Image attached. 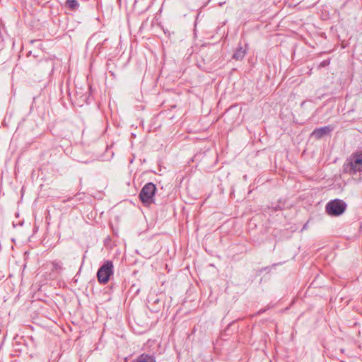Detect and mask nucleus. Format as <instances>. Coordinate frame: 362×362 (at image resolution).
Wrapping results in <instances>:
<instances>
[{"label":"nucleus","instance_id":"1","mask_svg":"<svg viewBox=\"0 0 362 362\" xmlns=\"http://www.w3.org/2000/svg\"><path fill=\"white\" fill-rule=\"evenodd\" d=\"M344 171L349 175L362 172V151L353 153L344 164Z\"/></svg>","mask_w":362,"mask_h":362},{"label":"nucleus","instance_id":"2","mask_svg":"<svg viewBox=\"0 0 362 362\" xmlns=\"http://www.w3.org/2000/svg\"><path fill=\"white\" fill-rule=\"evenodd\" d=\"M114 274V266L112 261L106 260L97 272L98 281L101 284H106Z\"/></svg>","mask_w":362,"mask_h":362},{"label":"nucleus","instance_id":"3","mask_svg":"<svg viewBox=\"0 0 362 362\" xmlns=\"http://www.w3.org/2000/svg\"><path fill=\"white\" fill-rule=\"evenodd\" d=\"M156 190V185L153 182L146 183L141 189L139 197L141 202L146 206L154 203V195Z\"/></svg>","mask_w":362,"mask_h":362},{"label":"nucleus","instance_id":"4","mask_svg":"<svg viewBox=\"0 0 362 362\" xmlns=\"http://www.w3.org/2000/svg\"><path fill=\"white\" fill-rule=\"evenodd\" d=\"M346 208V204L341 199H334L326 205V211L330 216H338L342 214Z\"/></svg>","mask_w":362,"mask_h":362},{"label":"nucleus","instance_id":"5","mask_svg":"<svg viewBox=\"0 0 362 362\" xmlns=\"http://www.w3.org/2000/svg\"><path fill=\"white\" fill-rule=\"evenodd\" d=\"M333 130L334 127L332 125L316 128L312 132L311 136H313L315 139H320L322 137L330 134Z\"/></svg>","mask_w":362,"mask_h":362},{"label":"nucleus","instance_id":"6","mask_svg":"<svg viewBox=\"0 0 362 362\" xmlns=\"http://www.w3.org/2000/svg\"><path fill=\"white\" fill-rule=\"evenodd\" d=\"M52 268L51 271L52 273L50 275L52 276L51 279H55L56 275H59L62 273V272L64 270L63 264L59 260H54L50 262Z\"/></svg>","mask_w":362,"mask_h":362},{"label":"nucleus","instance_id":"7","mask_svg":"<svg viewBox=\"0 0 362 362\" xmlns=\"http://www.w3.org/2000/svg\"><path fill=\"white\" fill-rule=\"evenodd\" d=\"M131 362H156V361L153 354L144 353L132 360Z\"/></svg>","mask_w":362,"mask_h":362},{"label":"nucleus","instance_id":"8","mask_svg":"<svg viewBox=\"0 0 362 362\" xmlns=\"http://www.w3.org/2000/svg\"><path fill=\"white\" fill-rule=\"evenodd\" d=\"M246 54V49L241 46H239L234 52L233 54V59L235 60H242Z\"/></svg>","mask_w":362,"mask_h":362},{"label":"nucleus","instance_id":"9","mask_svg":"<svg viewBox=\"0 0 362 362\" xmlns=\"http://www.w3.org/2000/svg\"><path fill=\"white\" fill-rule=\"evenodd\" d=\"M65 4L71 11L76 10L79 7L77 0H66Z\"/></svg>","mask_w":362,"mask_h":362},{"label":"nucleus","instance_id":"10","mask_svg":"<svg viewBox=\"0 0 362 362\" xmlns=\"http://www.w3.org/2000/svg\"><path fill=\"white\" fill-rule=\"evenodd\" d=\"M329 64V60L326 59V60L322 61L320 63V66H328Z\"/></svg>","mask_w":362,"mask_h":362},{"label":"nucleus","instance_id":"11","mask_svg":"<svg viewBox=\"0 0 362 362\" xmlns=\"http://www.w3.org/2000/svg\"><path fill=\"white\" fill-rule=\"evenodd\" d=\"M106 41H107V39H105V40H104V42H103V44H102V45H103V44H104V42H106Z\"/></svg>","mask_w":362,"mask_h":362}]
</instances>
